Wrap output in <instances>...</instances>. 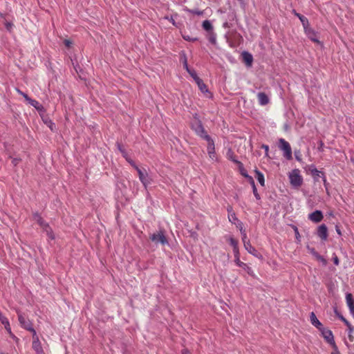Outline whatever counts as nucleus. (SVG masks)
<instances>
[{
  "label": "nucleus",
  "instance_id": "obj_1",
  "mask_svg": "<svg viewBox=\"0 0 354 354\" xmlns=\"http://www.w3.org/2000/svg\"><path fill=\"white\" fill-rule=\"evenodd\" d=\"M288 177L290 179V183L293 187L298 188L302 185L303 178L300 175V171L299 169H293L289 174Z\"/></svg>",
  "mask_w": 354,
  "mask_h": 354
},
{
  "label": "nucleus",
  "instance_id": "obj_2",
  "mask_svg": "<svg viewBox=\"0 0 354 354\" xmlns=\"http://www.w3.org/2000/svg\"><path fill=\"white\" fill-rule=\"evenodd\" d=\"M149 238L155 244L160 243L162 245L168 244V241L163 230H159L151 234Z\"/></svg>",
  "mask_w": 354,
  "mask_h": 354
},
{
  "label": "nucleus",
  "instance_id": "obj_3",
  "mask_svg": "<svg viewBox=\"0 0 354 354\" xmlns=\"http://www.w3.org/2000/svg\"><path fill=\"white\" fill-rule=\"evenodd\" d=\"M34 219L40 225V226L44 229L46 232L47 236L51 239L53 240L55 239V236L53 233L51 228L49 227L48 224L45 223L41 216L35 213L33 215Z\"/></svg>",
  "mask_w": 354,
  "mask_h": 354
},
{
  "label": "nucleus",
  "instance_id": "obj_4",
  "mask_svg": "<svg viewBox=\"0 0 354 354\" xmlns=\"http://www.w3.org/2000/svg\"><path fill=\"white\" fill-rule=\"evenodd\" d=\"M279 148L283 151V156L287 160H291L292 158L291 147L283 138H280L279 140Z\"/></svg>",
  "mask_w": 354,
  "mask_h": 354
},
{
  "label": "nucleus",
  "instance_id": "obj_5",
  "mask_svg": "<svg viewBox=\"0 0 354 354\" xmlns=\"http://www.w3.org/2000/svg\"><path fill=\"white\" fill-rule=\"evenodd\" d=\"M135 169L137 171L139 179L145 188L147 189L149 185L151 183V178L149 176V174L145 169H142L139 168L138 166H135Z\"/></svg>",
  "mask_w": 354,
  "mask_h": 354
},
{
  "label": "nucleus",
  "instance_id": "obj_6",
  "mask_svg": "<svg viewBox=\"0 0 354 354\" xmlns=\"http://www.w3.org/2000/svg\"><path fill=\"white\" fill-rule=\"evenodd\" d=\"M204 139L207 142V153L212 160H216L217 158L215 153L214 142L209 135H205Z\"/></svg>",
  "mask_w": 354,
  "mask_h": 354
},
{
  "label": "nucleus",
  "instance_id": "obj_7",
  "mask_svg": "<svg viewBox=\"0 0 354 354\" xmlns=\"http://www.w3.org/2000/svg\"><path fill=\"white\" fill-rule=\"evenodd\" d=\"M319 330L321 331L322 335L323 337L326 339V341L332 346L333 348L336 349L337 346L335 344L332 331L324 327L321 328Z\"/></svg>",
  "mask_w": 354,
  "mask_h": 354
},
{
  "label": "nucleus",
  "instance_id": "obj_8",
  "mask_svg": "<svg viewBox=\"0 0 354 354\" xmlns=\"http://www.w3.org/2000/svg\"><path fill=\"white\" fill-rule=\"evenodd\" d=\"M18 320L21 326L27 330L32 327V324L30 321L21 314H18Z\"/></svg>",
  "mask_w": 354,
  "mask_h": 354
},
{
  "label": "nucleus",
  "instance_id": "obj_9",
  "mask_svg": "<svg viewBox=\"0 0 354 354\" xmlns=\"http://www.w3.org/2000/svg\"><path fill=\"white\" fill-rule=\"evenodd\" d=\"M304 32L307 37L313 42L319 44V41L317 32L309 26L304 29Z\"/></svg>",
  "mask_w": 354,
  "mask_h": 354
},
{
  "label": "nucleus",
  "instance_id": "obj_10",
  "mask_svg": "<svg viewBox=\"0 0 354 354\" xmlns=\"http://www.w3.org/2000/svg\"><path fill=\"white\" fill-rule=\"evenodd\" d=\"M234 262L236 264V266L243 268L249 275L254 276V273L252 269L244 262L241 261L239 257L235 259Z\"/></svg>",
  "mask_w": 354,
  "mask_h": 354
},
{
  "label": "nucleus",
  "instance_id": "obj_11",
  "mask_svg": "<svg viewBox=\"0 0 354 354\" xmlns=\"http://www.w3.org/2000/svg\"><path fill=\"white\" fill-rule=\"evenodd\" d=\"M323 218V214L320 210H315V212L308 214V219L314 223L320 222Z\"/></svg>",
  "mask_w": 354,
  "mask_h": 354
},
{
  "label": "nucleus",
  "instance_id": "obj_12",
  "mask_svg": "<svg viewBox=\"0 0 354 354\" xmlns=\"http://www.w3.org/2000/svg\"><path fill=\"white\" fill-rule=\"evenodd\" d=\"M245 249L251 254H252L254 257L262 259V255L251 245L250 243H246V244H244Z\"/></svg>",
  "mask_w": 354,
  "mask_h": 354
},
{
  "label": "nucleus",
  "instance_id": "obj_13",
  "mask_svg": "<svg viewBox=\"0 0 354 354\" xmlns=\"http://www.w3.org/2000/svg\"><path fill=\"white\" fill-rule=\"evenodd\" d=\"M346 301L351 314L354 317V299L353 298V295L351 293H346Z\"/></svg>",
  "mask_w": 354,
  "mask_h": 354
},
{
  "label": "nucleus",
  "instance_id": "obj_14",
  "mask_svg": "<svg viewBox=\"0 0 354 354\" xmlns=\"http://www.w3.org/2000/svg\"><path fill=\"white\" fill-rule=\"evenodd\" d=\"M317 235L322 240H326L328 237V229L326 225L322 224L318 227L317 229Z\"/></svg>",
  "mask_w": 354,
  "mask_h": 354
},
{
  "label": "nucleus",
  "instance_id": "obj_15",
  "mask_svg": "<svg viewBox=\"0 0 354 354\" xmlns=\"http://www.w3.org/2000/svg\"><path fill=\"white\" fill-rule=\"evenodd\" d=\"M193 129L196 131V133L203 139L205 135H207L200 122H198L194 125H193Z\"/></svg>",
  "mask_w": 354,
  "mask_h": 354
},
{
  "label": "nucleus",
  "instance_id": "obj_16",
  "mask_svg": "<svg viewBox=\"0 0 354 354\" xmlns=\"http://www.w3.org/2000/svg\"><path fill=\"white\" fill-rule=\"evenodd\" d=\"M258 101L260 105L265 106L270 102L268 96L263 92H260L257 94Z\"/></svg>",
  "mask_w": 354,
  "mask_h": 354
},
{
  "label": "nucleus",
  "instance_id": "obj_17",
  "mask_svg": "<svg viewBox=\"0 0 354 354\" xmlns=\"http://www.w3.org/2000/svg\"><path fill=\"white\" fill-rule=\"evenodd\" d=\"M32 347L36 354H45L39 339L32 341Z\"/></svg>",
  "mask_w": 354,
  "mask_h": 354
},
{
  "label": "nucleus",
  "instance_id": "obj_18",
  "mask_svg": "<svg viewBox=\"0 0 354 354\" xmlns=\"http://www.w3.org/2000/svg\"><path fill=\"white\" fill-rule=\"evenodd\" d=\"M243 59L247 66L250 67L253 62V57L252 54L248 52L244 51L242 53Z\"/></svg>",
  "mask_w": 354,
  "mask_h": 354
},
{
  "label": "nucleus",
  "instance_id": "obj_19",
  "mask_svg": "<svg viewBox=\"0 0 354 354\" xmlns=\"http://www.w3.org/2000/svg\"><path fill=\"white\" fill-rule=\"evenodd\" d=\"M310 319L311 324L317 328L319 330L323 328L322 323L318 320L315 314L312 312L310 315Z\"/></svg>",
  "mask_w": 354,
  "mask_h": 354
},
{
  "label": "nucleus",
  "instance_id": "obj_20",
  "mask_svg": "<svg viewBox=\"0 0 354 354\" xmlns=\"http://www.w3.org/2000/svg\"><path fill=\"white\" fill-rule=\"evenodd\" d=\"M196 83L202 93L208 94V96L211 95V93L209 92V90L206 84L203 82V81L201 79L197 80V82Z\"/></svg>",
  "mask_w": 354,
  "mask_h": 354
},
{
  "label": "nucleus",
  "instance_id": "obj_21",
  "mask_svg": "<svg viewBox=\"0 0 354 354\" xmlns=\"http://www.w3.org/2000/svg\"><path fill=\"white\" fill-rule=\"evenodd\" d=\"M0 321L8 333H11V328L8 319L3 315L1 317H0Z\"/></svg>",
  "mask_w": 354,
  "mask_h": 354
},
{
  "label": "nucleus",
  "instance_id": "obj_22",
  "mask_svg": "<svg viewBox=\"0 0 354 354\" xmlns=\"http://www.w3.org/2000/svg\"><path fill=\"white\" fill-rule=\"evenodd\" d=\"M310 253L319 261H321L324 265L326 264V260L321 256L318 252H317L315 249H310Z\"/></svg>",
  "mask_w": 354,
  "mask_h": 354
},
{
  "label": "nucleus",
  "instance_id": "obj_23",
  "mask_svg": "<svg viewBox=\"0 0 354 354\" xmlns=\"http://www.w3.org/2000/svg\"><path fill=\"white\" fill-rule=\"evenodd\" d=\"M202 26L203 29L207 31L208 32H211L213 31L212 24L209 20H205L203 22Z\"/></svg>",
  "mask_w": 354,
  "mask_h": 354
},
{
  "label": "nucleus",
  "instance_id": "obj_24",
  "mask_svg": "<svg viewBox=\"0 0 354 354\" xmlns=\"http://www.w3.org/2000/svg\"><path fill=\"white\" fill-rule=\"evenodd\" d=\"M255 174H256V178L257 179V180L259 181L260 185L261 186H264V185H265V180H264L263 174L261 171H259L258 170H255Z\"/></svg>",
  "mask_w": 354,
  "mask_h": 354
},
{
  "label": "nucleus",
  "instance_id": "obj_25",
  "mask_svg": "<svg viewBox=\"0 0 354 354\" xmlns=\"http://www.w3.org/2000/svg\"><path fill=\"white\" fill-rule=\"evenodd\" d=\"M296 15L298 17V18L300 19L301 24H302V26L304 27V29L306 28L307 27L309 26V22H308V19L304 17V15H301L300 14H296Z\"/></svg>",
  "mask_w": 354,
  "mask_h": 354
},
{
  "label": "nucleus",
  "instance_id": "obj_26",
  "mask_svg": "<svg viewBox=\"0 0 354 354\" xmlns=\"http://www.w3.org/2000/svg\"><path fill=\"white\" fill-rule=\"evenodd\" d=\"M250 183L252 185V192H253V194H254L255 198L257 200H260V198H261L260 196H259V193L257 192V189L254 181V180H253V178L252 177H250Z\"/></svg>",
  "mask_w": 354,
  "mask_h": 354
},
{
  "label": "nucleus",
  "instance_id": "obj_27",
  "mask_svg": "<svg viewBox=\"0 0 354 354\" xmlns=\"http://www.w3.org/2000/svg\"><path fill=\"white\" fill-rule=\"evenodd\" d=\"M309 169L310 171L311 174L315 177L317 178L319 177L321 171L317 169V168L314 165H310L309 167Z\"/></svg>",
  "mask_w": 354,
  "mask_h": 354
},
{
  "label": "nucleus",
  "instance_id": "obj_28",
  "mask_svg": "<svg viewBox=\"0 0 354 354\" xmlns=\"http://www.w3.org/2000/svg\"><path fill=\"white\" fill-rule=\"evenodd\" d=\"M208 39L209 42H211L212 44H216V35L213 31L211 32H209Z\"/></svg>",
  "mask_w": 354,
  "mask_h": 354
},
{
  "label": "nucleus",
  "instance_id": "obj_29",
  "mask_svg": "<svg viewBox=\"0 0 354 354\" xmlns=\"http://www.w3.org/2000/svg\"><path fill=\"white\" fill-rule=\"evenodd\" d=\"M187 72L191 75V77L194 80L195 82H197V80H200L201 78L198 77L196 71L192 69H188L187 70Z\"/></svg>",
  "mask_w": 354,
  "mask_h": 354
},
{
  "label": "nucleus",
  "instance_id": "obj_30",
  "mask_svg": "<svg viewBox=\"0 0 354 354\" xmlns=\"http://www.w3.org/2000/svg\"><path fill=\"white\" fill-rule=\"evenodd\" d=\"M181 60L183 62V66H184L185 69L186 71L189 69V67L188 64H187V57H186V55H185V54L184 53L182 54Z\"/></svg>",
  "mask_w": 354,
  "mask_h": 354
},
{
  "label": "nucleus",
  "instance_id": "obj_31",
  "mask_svg": "<svg viewBox=\"0 0 354 354\" xmlns=\"http://www.w3.org/2000/svg\"><path fill=\"white\" fill-rule=\"evenodd\" d=\"M228 218H229V221L233 223H235V221L238 222V221H239V219L237 218L234 212H232V213L229 214Z\"/></svg>",
  "mask_w": 354,
  "mask_h": 354
},
{
  "label": "nucleus",
  "instance_id": "obj_32",
  "mask_svg": "<svg viewBox=\"0 0 354 354\" xmlns=\"http://www.w3.org/2000/svg\"><path fill=\"white\" fill-rule=\"evenodd\" d=\"M335 314L338 317V318L342 320L345 325H349V322L344 317L339 313L337 312V310H335Z\"/></svg>",
  "mask_w": 354,
  "mask_h": 354
},
{
  "label": "nucleus",
  "instance_id": "obj_33",
  "mask_svg": "<svg viewBox=\"0 0 354 354\" xmlns=\"http://www.w3.org/2000/svg\"><path fill=\"white\" fill-rule=\"evenodd\" d=\"M27 102L32 106H34L35 108L36 109H39V102L35 100H32L31 98H29L28 100H27Z\"/></svg>",
  "mask_w": 354,
  "mask_h": 354
},
{
  "label": "nucleus",
  "instance_id": "obj_34",
  "mask_svg": "<svg viewBox=\"0 0 354 354\" xmlns=\"http://www.w3.org/2000/svg\"><path fill=\"white\" fill-rule=\"evenodd\" d=\"M183 38L185 40L189 41H196L198 39L196 37H190L189 35H185V34H183Z\"/></svg>",
  "mask_w": 354,
  "mask_h": 354
},
{
  "label": "nucleus",
  "instance_id": "obj_35",
  "mask_svg": "<svg viewBox=\"0 0 354 354\" xmlns=\"http://www.w3.org/2000/svg\"><path fill=\"white\" fill-rule=\"evenodd\" d=\"M28 331L31 332L32 333V341L34 340H36V339H39V337L36 333V330L33 328V327H31Z\"/></svg>",
  "mask_w": 354,
  "mask_h": 354
},
{
  "label": "nucleus",
  "instance_id": "obj_36",
  "mask_svg": "<svg viewBox=\"0 0 354 354\" xmlns=\"http://www.w3.org/2000/svg\"><path fill=\"white\" fill-rule=\"evenodd\" d=\"M241 236H242V241L243 242V245L246 244V243H250V241L248 239V236H247L245 231L242 232Z\"/></svg>",
  "mask_w": 354,
  "mask_h": 354
},
{
  "label": "nucleus",
  "instance_id": "obj_37",
  "mask_svg": "<svg viewBox=\"0 0 354 354\" xmlns=\"http://www.w3.org/2000/svg\"><path fill=\"white\" fill-rule=\"evenodd\" d=\"M241 236H242V241L243 242V245L246 244V243H250V241L248 239V236H247L245 231L242 232Z\"/></svg>",
  "mask_w": 354,
  "mask_h": 354
},
{
  "label": "nucleus",
  "instance_id": "obj_38",
  "mask_svg": "<svg viewBox=\"0 0 354 354\" xmlns=\"http://www.w3.org/2000/svg\"><path fill=\"white\" fill-rule=\"evenodd\" d=\"M293 230L295 232V238H296L297 242H300V234H299L297 227L293 226Z\"/></svg>",
  "mask_w": 354,
  "mask_h": 354
},
{
  "label": "nucleus",
  "instance_id": "obj_39",
  "mask_svg": "<svg viewBox=\"0 0 354 354\" xmlns=\"http://www.w3.org/2000/svg\"><path fill=\"white\" fill-rule=\"evenodd\" d=\"M227 156L229 157L230 159H231L233 162H236V163H238L239 165H242L239 161H238L237 160L233 158V156H232V152L231 151V150H229L228 152H227Z\"/></svg>",
  "mask_w": 354,
  "mask_h": 354
},
{
  "label": "nucleus",
  "instance_id": "obj_40",
  "mask_svg": "<svg viewBox=\"0 0 354 354\" xmlns=\"http://www.w3.org/2000/svg\"><path fill=\"white\" fill-rule=\"evenodd\" d=\"M233 252L234 255V259L239 257V250L238 245L233 248Z\"/></svg>",
  "mask_w": 354,
  "mask_h": 354
},
{
  "label": "nucleus",
  "instance_id": "obj_41",
  "mask_svg": "<svg viewBox=\"0 0 354 354\" xmlns=\"http://www.w3.org/2000/svg\"><path fill=\"white\" fill-rule=\"evenodd\" d=\"M16 91H17V92L19 94H20L21 95H22V96L25 98V100H26V101L29 100V98H30V97L28 96V95H27V94H26L25 93H24L23 91H21L20 89H19V88H16Z\"/></svg>",
  "mask_w": 354,
  "mask_h": 354
},
{
  "label": "nucleus",
  "instance_id": "obj_42",
  "mask_svg": "<svg viewBox=\"0 0 354 354\" xmlns=\"http://www.w3.org/2000/svg\"><path fill=\"white\" fill-rule=\"evenodd\" d=\"M229 243L232 246V248H234V246L237 245H238V242L236 240H235L234 238L232 237H230L229 239Z\"/></svg>",
  "mask_w": 354,
  "mask_h": 354
},
{
  "label": "nucleus",
  "instance_id": "obj_43",
  "mask_svg": "<svg viewBox=\"0 0 354 354\" xmlns=\"http://www.w3.org/2000/svg\"><path fill=\"white\" fill-rule=\"evenodd\" d=\"M236 224V227H239L240 232H241V234H242V232L243 231H245L244 229H243V223L241 221H238L237 223Z\"/></svg>",
  "mask_w": 354,
  "mask_h": 354
},
{
  "label": "nucleus",
  "instance_id": "obj_44",
  "mask_svg": "<svg viewBox=\"0 0 354 354\" xmlns=\"http://www.w3.org/2000/svg\"><path fill=\"white\" fill-rule=\"evenodd\" d=\"M261 148L265 150V156L268 157V151H269V147H268V145H263L261 146Z\"/></svg>",
  "mask_w": 354,
  "mask_h": 354
},
{
  "label": "nucleus",
  "instance_id": "obj_45",
  "mask_svg": "<svg viewBox=\"0 0 354 354\" xmlns=\"http://www.w3.org/2000/svg\"><path fill=\"white\" fill-rule=\"evenodd\" d=\"M348 327V331L349 333H352L354 331L353 326L349 323V325H346Z\"/></svg>",
  "mask_w": 354,
  "mask_h": 354
},
{
  "label": "nucleus",
  "instance_id": "obj_46",
  "mask_svg": "<svg viewBox=\"0 0 354 354\" xmlns=\"http://www.w3.org/2000/svg\"><path fill=\"white\" fill-rule=\"evenodd\" d=\"M64 44H65V46H66V47H68V48L71 47V44H72V42H71L70 40H68V39H65V40L64 41Z\"/></svg>",
  "mask_w": 354,
  "mask_h": 354
},
{
  "label": "nucleus",
  "instance_id": "obj_47",
  "mask_svg": "<svg viewBox=\"0 0 354 354\" xmlns=\"http://www.w3.org/2000/svg\"><path fill=\"white\" fill-rule=\"evenodd\" d=\"M166 19H167L168 21H169L171 23H172V24L175 25L176 24V22H175V20L171 17H165Z\"/></svg>",
  "mask_w": 354,
  "mask_h": 354
},
{
  "label": "nucleus",
  "instance_id": "obj_48",
  "mask_svg": "<svg viewBox=\"0 0 354 354\" xmlns=\"http://www.w3.org/2000/svg\"><path fill=\"white\" fill-rule=\"evenodd\" d=\"M12 26V24L10 22H6V27L8 30H10Z\"/></svg>",
  "mask_w": 354,
  "mask_h": 354
},
{
  "label": "nucleus",
  "instance_id": "obj_49",
  "mask_svg": "<svg viewBox=\"0 0 354 354\" xmlns=\"http://www.w3.org/2000/svg\"><path fill=\"white\" fill-rule=\"evenodd\" d=\"M333 262L335 265H338L339 264V259L337 256H335L334 258H333Z\"/></svg>",
  "mask_w": 354,
  "mask_h": 354
},
{
  "label": "nucleus",
  "instance_id": "obj_50",
  "mask_svg": "<svg viewBox=\"0 0 354 354\" xmlns=\"http://www.w3.org/2000/svg\"><path fill=\"white\" fill-rule=\"evenodd\" d=\"M127 161L131 164V165L135 169V166H137L135 162L132 160L127 159Z\"/></svg>",
  "mask_w": 354,
  "mask_h": 354
},
{
  "label": "nucleus",
  "instance_id": "obj_51",
  "mask_svg": "<svg viewBox=\"0 0 354 354\" xmlns=\"http://www.w3.org/2000/svg\"><path fill=\"white\" fill-rule=\"evenodd\" d=\"M19 160H20L19 159L14 158L12 162L14 165H17L18 164V162H19Z\"/></svg>",
  "mask_w": 354,
  "mask_h": 354
},
{
  "label": "nucleus",
  "instance_id": "obj_52",
  "mask_svg": "<svg viewBox=\"0 0 354 354\" xmlns=\"http://www.w3.org/2000/svg\"><path fill=\"white\" fill-rule=\"evenodd\" d=\"M9 334H10V337H11L13 339H15V341H18V338H17V337L14 334H12V332H11V333H9Z\"/></svg>",
  "mask_w": 354,
  "mask_h": 354
},
{
  "label": "nucleus",
  "instance_id": "obj_53",
  "mask_svg": "<svg viewBox=\"0 0 354 354\" xmlns=\"http://www.w3.org/2000/svg\"><path fill=\"white\" fill-rule=\"evenodd\" d=\"M241 174L244 176L246 178H248L250 179V176L245 172V171H241Z\"/></svg>",
  "mask_w": 354,
  "mask_h": 354
},
{
  "label": "nucleus",
  "instance_id": "obj_54",
  "mask_svg": "<svg viewBox=\"0 0 354 354\" xmlns=\"http://www.w3.org/2000/svg\"><path fill=\"white\" fill-rule=\"evenodd\" d=\"M333 350H334V351L332 352V354H339V351H338L337 348L336 349H335V348H333Z\"/></svg>",
  "mask_w": 354,
  "mask_h": 354
},
{
  "label": "nucleus",
  "instance_id": "obj_55",
  "mask_svg": "<svg viewBox=\"0 0 354 354\" xmlns=\"http://www.w3.org/2000/svg\"><path fill=\"white\" fill-rule=\"evenodd\" d=\"M336 231L339 235H341V231L337 226H336Z\"/></svg>",
  "mask_w": 354,
  "mask_h": 354
},
{
  "label": "nucleus",
  "instance_id": "obj_56",
  "mask_svg": "<svg viewBox=\"0 0 354 354\" xmlns=\"http://www.w3.org/2000/svg\"><path fill=\"white\" fill-rule=\"evenodd\" d=\"M182 353H183V354H187L188 353V351L186 350V349H184V350H183Z\"/></svg>",
  "mask_w": 354,
  "mask_h": 354
},
{
  "label": "nucleus",
  "instance_id": "obj_57",
  "mask_svg": "<svg viewBox=\"0 0 354 354\" xmlns=\"http://www.w3.org/2000/svg\"><path fill=\"white\" fill-rule=\"evenodd\" d=\"M118 148H119L120 151L122 153H124V151L122 149V148H121V147H120V145H118Z\"/></svg>",
  "mask_w": 354,
  "mask_h": 354
},
{
  "label": "nucleus",
  "instance_id": "obj_58",
  "mask_svg": "<svg viewBox=\"0 0 354 354\" xmlns=\"http://www.w3.org/2000/svg\"><path fill=\"white\" fill-rule=\"evenodd\" d=\"M227 211H228L229 214L232 213V207H230L229 208H227Z\"/></svg>",
  "mask_w": 354,
  "mask_h": 354
},
{
  "label": "nucleus",
  "instance_id": "obj_59",
  "mask_svg": "<svg viewBox=\"0 0 354 354\" xmlns=\"http://www.w3.org/2000/svg\"><path fill=\"white\" fill-rule=\"evenodd\" d=\"M323 178H324V184H326V178L324 176Z\"/></svg>",
  "mask_w": 354,
  "mask_h": 354
},
{
  "label": "nucleus",
  "instance_id": "obj_60",
  "mask_svg": "<svg viewBox=\"0 0 354 354\" xmlns=\"http://www.w3.org/2000/svg\"><path fill=\"white\" fill-rule=\"evenodd\" d=\"M227 23L224 24V26H227Z\"/></svg>",
  "mask_w": 354,
  "mask_h": 354
},
{
  "label": "nucleus",
  "instance_id": "obj_61",
  "mask_svg": "<svg viewBox=\"0 0 354 354\" xmlns=\"http://www.w3.org/2000/svg\"><path fill=\"white\" fill-rule=\"evenodd\" d=\"M3 316V315L1 314V313L0 312V317H1Z\"/></svg>",
  "mask_w": 354,
  "mask_h": 354
},
{
  "label": "nucleus",
  "instance_id": "obj_62",
  "mask_svg": "<svg viewBox=\"0 0 354 354\" xmlns=\"http://www.w3.org/2000/svg\"><path fill=\"white\" fill-rule=\"evenodd\" d=\"M296 158H297V160H299V156H296Z\"/></svg>",
  "mask_w": 354,
  "mask_h": 354
}]
</instances>
